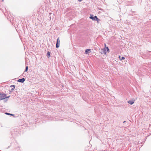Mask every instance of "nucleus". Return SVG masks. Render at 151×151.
Wrapping results in <instances>:
<instances>
[{"label":"nucleus","instance_id":"nucleus-1","mask_svg":"<svg viewBox=\"0 0 151 151\" xmlns=\"http://www.w3.org/2000/svg\"><path fill=\"white\" fill-rule=\"evenodd\" d=\"M6 98V94L0 93V100L5 99Z\"/></svg>","mask_w":151,"mask_h":151},{"label":"nucleus","instance_id":"nucleus-2","mask_svg":"<svg viewBox=\"0 0 151 151\" xmlns=\"http://www.w3.org/2000/svg\"><path fill=\"white\" fill-rule=\"evenodd\" d=\"M60 40L59 39V38L58 37L56 41V47L57 48H58L59 46H60Z\"/></svg>","mask_w":151,"mask_h":151},{"label":"nucleus","instance_id":"nucleus-3","mask_svg":"<svg viewBox=\"0 0 151 151\" xmlns=\"http://www.w3.org/2000/svg\"><path fill=\"white\" fill-rule=\"evenodd\" d=\"M105 47H104V49L105 52H109V47H106V44H104Z\"/></svg>","mask_w":151,"mask_h":151},{"label":"nucleus","instance_id":"nucleus-4","mask_svg":"<svg viewBox=\"0 0 151 151\" xmlns=\"http://www.w3.org/2000/svg\"><path fill=\"white\" fill-rule=\"evenodd\" d=\"M100 52L101 54L104 55H106V52H105L104 49V48L102 49H99Z\"/></svg>","mask_w":151,"mask_h":151},{"label":"nucleus","instance_id":"nucleus-5","mask_svg":"<svg viewBox=\"0 0 151 151\" xmlns=\"http://www.w3.org/2000/svg\"><path fill=\"white\" fill-rule=\"evenodd\" d=\"M25 81V79L24 78H22L19 79L17 81V82H20L22 83H23Z\"/></svg>","mask_w":151,"mask_h":151},{"label":"nucleus","instance_id":"nucleus-6","mask_svg":"<svg viewBox=\"0 0 151 151\" xmlns=\"http://www.w3.org/2000/svg\"><path fill=\"white\" fill-rule=\"evenodd\" d=\"M127 102L130 105H132L134 103V101L133 100H129Z\"/></svg>","mask_w":151,"mask_h":151},{"label":"nucleus","instance_id":"nucleus-7","mask_svg":"<svg viewBox=\"0 0 151 151\" xmlns=\"http://www.w3.org/2000/svg\"><path fill=\"white\" fill-rule=\"evenodd\" d=\"M91 52V49H86V50H85V53L86 54H87L89 52Z\"/></svg>","mask_w":151,"mask_h":151},{"label":"nucleus","instance_id":"nucleus-8","mask_svg":"<svg viewBox=\"0 0 151 151\" xmlns=\"http://www.w3.org/2000/svg\"><path fill=\"white\" fill-rule=\"evenodd\" d=\"M119 59L121 61L125 59V58L124 57H121L120 55L119 56Z\"/></svg>","mask_w":151,"mask_h":151},{"label":"nucleus","instance_id":"nucleus-9","mask_svg":"<svg viewBox=\"0 0 151 151\" xmlns=\"http://www.w3.org/2000/svg\"><path fill=\"white\" fill-rule=\"evenodd\" d=\"M10 87H12V88H11V91H13L15 88V86L14 85H12L10 86Z\"/></svg>","mask_w":151,"mask_h":151},{"label":"nucleus","instance_id":"nucleus-10","mask_svg":"<svg viewBox=\"0 0 151 151\" xmlns=\"http://www.w3.org/2000/svg\"><path fill=\"white\" fill-rule=\"evenodd\" d=\"M46 55L49 58L50 56V52L49 51H47Z\"/></svg>","mask_w":151,"mask_h":151},{"label":"nucleus","instance_id":"nucleus-11","mask_svg":"<svg viewBox=\"0 0 151 151\" xmlns=\"http://www.w3.org/2000/svg\"><path fill=\"white\" fill-rule=\"evenodd\" d=\"M5 114H6L8 115L12 116H14V114H10V113H7V112H6Z\"/></svg>","mask_w":151,"mask_h":151},{"label":"nucleus","instance_id":"nucleus-12","mask_svg":"<svg viewBox=\"0 0 151 151\" xmlns=\"http://www.w3.org/2000/svg\"><path fill=\"white\" fill-rule=\"evenodd\" d=\"M97 17L96 16H95L93 18V21H96V19H97Z\"/></svg>","mask_w":151,"mask_h":151},{"label":"nucleus","instance_id":"nucleus-13","mask_svg":"<svg viewBox=\"0 0 151 151\" xmlns=\"http://www.w3.org/2000/svg\"><path fill=\"white\" fill-rule=\"evenodd\" d=\"M93 17H94L93 15V14H91L90 16V17H89V18L92 19L93 20Z\"/></svg>","mask_w":151,"mask_h":151},{"label":"nucleus","instance_id":"nucleus-14","mask_svg":"<svg viewBox=\"0 0 151 151\" xmlns=\"http://www.w3.org/2000/svg\"><path fill=\"white\" fill-rule=\"evenodd\" d=\"M28 66H26L24 72H27L28 70Z\"/></svg>","mask_w":151,"mask_h":151},{"label":"nucleus","instance_id":"nucleus-15","mask_svg":"<svg viewBox=\"0 0 151 151\" xmlns=\"http://www.w3.org/2000/svg\"><path fill=\"white\" fill-rule=\"evenodd\" d=\"M147 54L151 56V51H149L147 53Z\"/></svg>","mask_w":151,"mask_h":151},{"label":"nucleus","instance_id":"nucleus-16","mask_svg":"<svg viewBox=\"0 0 151 151\" xmlns=\"http://www.w3.org/2000/svg\"><path fill=\"white\" fill-rule=\"evenodd\" d=\"M101 20L100 19H99L98 18H97V19H96V21H97V22L99 23L100 21Z\"/></svg>","mask_w":151,"mask_h":151},{"label":"nucleus","instance_id":"nucleus-17","mask_svg":"<svg viewBox=\"0 0 151 151\" xmlns=\"http://www.w3.org/2000/svg\"><path fill=\"white\" fill-rule=\"evenodd\" d=\"M10 96H6V99H7V100H8V98H9Z\"/></svg>","mask_w":151,"mask_h":151},{"label":"nucleus","instance_id":"nucleus-18","mask_svg":"<svg viewBox=\"0 0 151 151\" xmlns=\"http://www.w3.org/2000/svg\"><path fill=\"white\" fill-rule=\"evenodd\" d=\"M126 122V121H124L123 122V123H124Z\"/></svg>","mask_w":151,"mask_h":151},{"label":"nucleus","instance_id":"nucleus-19","mask_svg":"<svg viewBox=\"0 0 151 151\" xmlns=\"http://www.w3.org/2000/svg\"><path fill=\"white\" fill-rule=\"evenodd\" d=\"M52 14V13H50V14H49L50 15V14Z\"/></svg>","mask_w":151,"mask_h":151},{"label":"nucleus","instance_id":"nucleus-20","mask_svg":"<svg viewBox=\"0 0 151 151\" xmlns=\"http://www.w3.org/2000/svg\"><path fill=\"white\" fill-rule=\"evenodd\" d=\"M9 147H10V146H9V147L7 148H9Z\"/></svg>","mask_w":151,"mask_h":151},{"label":"nucleus","instance_id":"nucleus-21","mask_svg":"<svg viewBox=\"0 0 151 151\" xmlns=\"http://www.w3.org/2000/svg\"><path fill=\"white\" fill-rule=\"evenodd\" d=\"M12 135H13V132H12Z\"/></svg>","mask_w":151,"mask_h":151},{"label":"nucleus","instance_id":"nucleus-22","mask_svg":"<svg viewBox=\"0 0 151 151\" xmlns=\"http://www.w3.org/2000/svg\"><path fill=\"white\" fill-rule=\"evenodd\" d=\"M0 151H1V150H0Z\"/></svg>","mask_w":151,"mask_h":151}]
</instances>
